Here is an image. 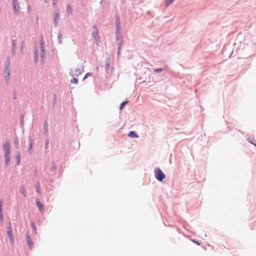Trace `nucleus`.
Listing matches in <instances>:
<instances>
[{
  "label": "nucleus",
  "instance_id": "f257e3e1",
  "mask_svg": "<svg viewBox=\"0 0 256 256\" xmlns=\"http://www.w3.org/2000/svg\"><path fill=\"white\" fill-rule=\"evenodd\" d=\"M154 172L156 178L158 180L162 181L165 178V174L164 173H163L160 168H157L155 169Z\"/></svg>",
  "mask_w": 256,
  "mask_h": 256
},
{
  "label": "nucleus",
  "instance_id": "f03ea898",
  "mask_svg": "<svg viewBox=\"0 0 256 256\" xmlns=\"http://www.w3.org/2000/svg\"><path fill=\"white\" fill-rule=\"evenodd\" d=\"M8 234L10 238V242L12 244L14 243V238L12 234V228L10 224L8 227Z\"/></svg>",
  "mask_w": 256,
  "mask_h": 256
},
{
  "label": "nucleus",
  "instance_id": "7ed1b4c3",
  "mask_svg": "<svg viewBox=\"0 0 256 256\" xmlns=\"http://www.w3.org/2000/svg\"><path fill=\"white\" fill-rule=\"evenodd\" d=\"M82 73V70L80 68H76L74 70H72L70 74L72 76H78L79 75Z\"/></svg>",
  "mask_w": 256,
  "mask_h": 256
},
{
  "label": "nucleus",
  "instance_id": "20e7f679",
  "mask_svg": "<svg viewBox=\"0 0 256 256\" xmlns=\"http://www.w3.org/2000/svg\"><path fill=\"white\" fill-rule=\"evenodd\" d=\"M94 30L93 31L92 33V36L94 38L96 42H98L100 41V37L98 36V31L96 28V27L94 26Z\"/></svg>",
  "mask_w": 256,
  "mask_h": 256
},
{
  "label": "nucleus",
  "instance_id": "39448f33",
  "mask_svg": "<svg viewBox=\"0 0 256 256\" xmlns=\"http://www.w3.org/2000/svg\"><path fill=\"white\" fill-rule=\"evenodd\" d=\"M10 150L4 151V158L6 164H8L10 160Z\"/></svg>",
  "mask_w": 256,
  "mask_h": 256
},
{
  "label": "nucleus",
  "instance_id": "423d86ee",
  "mask_svg": "<svg viewBox=\"0 0 256 256\" xmlns=\"http://www.w3.org/2000/svg\"><path fill=\"white\" fill-rule=\"evenodd\" d=\"M10 62L9 60H8L7 62V64L6 65V68L5 72H4L5 76L6 78L8 77L10 74Z\"/></svg>",
  "mask_w": 256,
  "mask_h": 256
},
{
  "label": "nucleus",
  "instance_id": "0eeeda50",
  "mask_svg": "<svg viewBox=\"0 0 256 256\" xmlns=\"http://www.w3.org/2000/svg\"><path fill=\"white\" fill-rule=\"evenodd\" d=\"M12 0V4L14 6V10L18 12L20 10V6L18 4L17 0Z\"/></svg>",
  "mask_w": 256,
  "mask_h": 256
},
{
  "label": "nucleus",
  "instance_id": "6e6552de",
  "mask_svg": "<svg viewBox=\"0 0 256 256\" xmlns=\"http://www.w3.org/2000/svg\"><path fill=\"white\" fill-rule=\"evenodd\" d=\"M36 204L38 208L40 211L43 212L44 210L43 205L42 204V203L40 202V201L38 199L36 200Z\"/></svg>",
  "mask_w": 256,
  "mask_h": 256
},
{
  "label": "nucleus",
  "instance_id": "1a4fd4ad",
  "mask_svg": "<svg viewBox=\"0 0 256 256\" xmlns=\"http://www.w3.org/2000/svg\"><path fill=\"white\" fill-rule=\"evenodd\" d=\"M26 238L27 243H28L29 247L30 248H32L33 247V244H32V240H30V236L28 234H26Z\"/></svg>",
  "mask_w": 256,
  "mask_h": 256
},
{
  "label": "nucleus",
  "instance_id": "9d476101",
  "mask_svg": "<svg viewBox=\"0 0 256 256\" xmlns=\"http://www.w3.org/2000/svg\"><path fill=\"white\" fill-rule=\"evenodd\" d=\"M128 136L131 138H138V136L134 131L130 132L128 134Z\"/></svg>",
  "mask_w": 256,
  "mask_h": 256
},
{
  "label": "nucleus",
  "instance_id": "9b49d317",
  "mask_svg": "<svg viewBox=\"0 0 256 256\" xmlns=\"http://www.w3.org/2000/svg\"><path fill=\"white\" fill-rule=\"evenodd\" d=\"M16 158L17 160V164L18 165L20 163V160H21L20 154L19 152H18V153L16 155Z\"/></svg>",
  "mask_w": 256,
  "mask_h": 256
},
{
  "label": "nucleus",
  "instance_id": "f8f14e48",
  "mask_svg": "<svg viewBox=\"0 0 256 256\" xmlns=\"http://www.w3.org/2000/svg\"><path fill=\"white\" fill-rule=\"evenodd\" d=\"M8 150H10V145L8 142H6L4 145V151H7Z\"/></svg>",
  "mask_w": 256,
  "mask_h": 256
},
{
  "label": "nucleus",
  "instance_id": "ddd939ff",
  "mask_svg": "<svg viewBox=\"0 0 256 256\" xmlns=\"http://www.w3.org/2000/svg\"><path fill=\"white\" fill-rule=\"evenodd\" d=\"M20 192L24 196H26V192L24 186H22L20 188Z\"/></svg>",
  "mask_w": 256,
  "mask_h": 256
},
{
  "label": "nucleus",
  "instance_id": "4468645a",
  "mask_svg": "<svg viewBox=\"0 0 256 256\" xmlns=\"http://www.w3.org/2000/svg\"><path fill=\"white\" fill-rule=\"evenodd\" d=\"M60 19V16H59V15H58V12L56 14H55V16H54V23L57 24H58V20Z\"/></svg>",
  "mask_w": 256,
  "mask_h": 256
},
{
  "label": "nucleus",
  "instance_id": "2eb2a0df",
  "mask_svg": "<svg viewBox=\"0 0 256 256\" xmlns=\"http://www.w3.org/2000/svg\"><path fill=\"white\" fill-rule=\"evenodd\" d=\"M66 10H67V12L68 14H72V7L70 6V5H68L67 6H66Z\"/></svg>",
  "mask_w": 256,
  "mask_h": 256
},
{
  "label": "nucleus",
  "instance_id": "dca6fc26",
  "mask_svg": "<svg viewBox=\"0 0 256 256\" xmlns=\"http://www.w3.org/2000/svg\"><path fill=\"white\" fill-rule=\"evenodd\" d=\"M70 82L72 83H74L76 84H78V78H72L70 80Z\"/></svg>",
  "mask_w": 256,
  "mask_h": 256
},
{
  "label": "nucleus",
  "instance_id": "f3484780",
  "mask_svg": "<svg viewBox=\"0 0 256 256\" xmlns=\"http://www.w3.org/2000/svg\"><path fill=\"white\" fill-rule=\"evenodd\" d=\"M128 102V101H126V102H122L121 104H120V110H122V109L123 108V107H124V106H125V105H126Z\"/></svg>",
  "mask_w": 256,
  "mask_h": 256
},
{
  "label": "nucleus",
  "instance_id": "a211bd4d",
  "mask_svg": "<svg viewBox=\"0 0 256 256\" xmlns=\"http://www.w3.org/2000/svg\"><path fill=\"white\" fill-rule=\"evenodd\" d=\"M175 0H166V4L167 6H168L169 4L172 3Z\"/></svg>",
  "mask_w": 256,
  "mask_h": 256
},
{
  "label": "nucleus",
  "instance_id": "6ab92c4d",
  "mask_svg": "<svg viewBox=\"0 0 256 256\" xmlns=\"http://www.w3.org/2000/svg\"><path fill=\"white\" fill-rule=\"evenodd\" d=\"M40 47H42V46L44 47V40L42 38H41V40L40 41Z\"/></svg>",
  "mask_w": 256,
  "mask_h": 256
},
{
  "label": "nucleus",
  "instance_id": "aec40b11",
  "mask_svg": "<svg viewBox=\"0 0 256 256\" xmlns=\"http://www.w3.org/2000/svg\"><path fill=\"white\" fill-rule=\"evenodd\" d=\"M92 74L90 72H88L84 76L83 78V80H84L88 76H90Z\"/></svg>",
  "mask_w": 256,
  "mask_h": 256
},
{
  "label": "nucleus",
  "instance_id": "412c9836",
  "mask_svg": "<svg viewBox=\"0 0 256 256\" xmlns=\"http://www.w3.org/2000/svg\"><path fill=\"white\" fill-rule=\"evenodd\" d=\"M116 22H117L116 30H120L119 20H117Z\"/></svg>",
  "mask_w": 256,
  "mask_h": 256
},
{
  "label": "nucleus",
  "instance_id": "4be33fe9",
  "mask_svg": "<svg viewBox=\"0 0 256 256\" xmlns=\"http://www.w3.org/2000/svg\"><path fill=\"white\" fill-rule=\"evenodd\" d=\"M14 144H16V148H18V139L15 140Z\"/></svg>",
  "mask_w": 256,
  "mask_h": 256
},
{
  "label": "nucleus",
  "instance_id": "5701e85b",
  "mask_svg": "<svg viewBox=\"0 0 256 256\" xmlns=\"http://www.w3.org/2000/svg\"><path fill=\"white\" fill-rule=\"evenodd\" d=\"M44 47H40L41 48V51L42 52V54H44ZM44 56L43 54H42V58Z\"/></svg>",
  "mask_w": 256,
  "mask_h": 256
},
{
  "label": "nucleus",
  "instance_id": "b1692460",
  "mask_svg": "<svg viewBox=\"0 0 256 256\" xmlns=\"http://www.w3.org/2000/svg\"><path fill=\"white\" fill-rule=\"evenodd\" d=\"M192 240L194 242L196 243V244H198V245H199V246H200V244L198 241H197V240Z\"/></svg>",
  "mask_w": 256,
  "mask_h": 256
},
{
  "label": "nucleus",
  "instance_id": "393cba45",
  "mask_svg": "<svg viewBox=\"0 0 256 256\" xmlns=\"http://www.w3.org/2000/svg\"><path fill=\"white\" fill-rule=\"evenodd\" d=\"M154 71L155 72H161L162 71V68H158V69L154 70Z\"/></svg>",
  "mask_w": 256,
  "mask_h": 256
},
{
  "label": "nucleus",
  "instance_id": "a878e982",
  "mask_svg": "<svg viewBox=\"0 0 256 256\" xmlns=\"http://www.w3.org/2000/svg\"><path fill=\"white\" fill-rule=\"evenodd\" d=\"M2 212V202H0V214Z\"/></svg>",
  "mask_w": 256,
  "mask_h": 256
},
{
  "label": "nucleus",
  "instance_id": "bb28decb",
  "mask_svg": "<svg viewBox=\"0 0 256 256\" xmlns=\"http://www.w3.org/2000/svg\"><path fill=\"white\" fill-rule=\"evenodd\" d=\"M36 190H37V192L38 193H40V186H39V184H38L36 185Z\"/></svg>",
  "mask_w": 256,
  "mask_h": 256
},
{
  "label": "nucleus",
  "instance_id": "cd10ccee",
  "mask_svg": "<svg viewBox=\"0 0 256 256\" xmlns=\"http://www.w3.org/2000/svg\"><path fill=\"white\" fill-rule=\"evenodd\" d=\"M0 220L1 222L3 220V214H2V213H0Z\"/></svg>",
  "mask_w": 256,
  "mask_h": 256
},
{
  "label": "nucleus",
  "instance_id": "c85d7f7f",
  "mask_svg": "<svg viewBox=\"0 0 256 256\" xmlns=\"http://www.w3.org/2000/svg\"><path fill=\"white\" fill-rule=\"evenodd\" d=\"M32 142H30L29 144V152H30V150L32 148Z\"/></svg>",
  "mask_w": 256,
  "mask_h": 256
},
{
  "label": "nucleus",
  "instance_id": "c756f323",
  "mask_svg": "<svg viewBox=\"0 0 256 256\" xmlns=\"http://www.w3.org/2000/svg\"><path fill=\"white\" fill-rule=\"evenodd\" d=\"M32 227L34 229V231H36V228L34 226V223H32Z\"/></svg>",
  "mask_w": 256,
  "mask_h": 256
}]
</instances>
